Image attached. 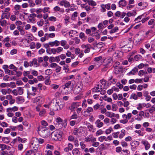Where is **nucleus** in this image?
Listing matches in <instances>:
<instances>
[{"instance_id":"f257e3e1","label":"nucleus","mask_w":155,"mask_h":155,"mask_svg":"<svg viewBox=\"0 0 155 155\" xmlns=\"http://www.w3.org/2000/svg\"><path fill=\"white\" fill-rule=\"evenodd\" d=\"M32 140L33 142L32 143V145L35 150H37L39 143L42 144L44 142V139L41 138L38 139L36 137L33 138Z\"/></svg>"},{"instance_id":"f03ea898","label":"nucleus","mask_w":155,"mask_h":155,"mask_svg":"<svg viewBox=\"0 0 155 155\" xmlns=\"http://www.w3.org/2000/svg\"><path fill=\"white\" fill-rule=\"evenodd\" d=\"M57 123L56 124V126L59 128L62 127H66L67 125V122L66 120L63 121L59 117H58L55 120Z\"/></svg>"},{"instance_id":"7ed1b4c3","label":"nucleus","mask_w":155,"mask_h":155,"mask_svg":"<svg viewBox=\"0 0 155 155\" xmlns=\"http://www.w3.org/2000/svg\"><path fill=\"white\" fill-rule=\"evenodd\" d=\"M38 132L43 137H45L50 134L48 129L47 127H42L38 128Z\"/></svg>"},{"instance_id":"20e7f679","label":"nucleus","mask_w":155,"mask_h":155,"mask_svg":"<svg viewBox=\"0 0 155 155\" xmlns=\"http://www.w3.org/2000/svg\"><path fill=\"white\" fill-rule=\"evenodd\" d=\"M132 114L131 113H128L127 114H123L122 117L124 119L120 120V122L124 124H126L128 122V120L132 117Z\"/></svg>"},{"instance_id":"39448f33","label":"nucleus","mask_w":155,"mask_h":155,"mask_svg":"<svg viewBox=\"0 0 155 155\" xmlns=\"http://www.w3.org/2000/svg\"><path fill=\"white\" fill-rule=\"evenodd\" d=\"M63 132L61 131H58L53 133L52 135V138L54 140H61L62 139Z\"/></svg>"},{"instance_id":"423d86ee","label":"nucleus","mask_w":155,"mask_h":155,"mask_svg":"<svg viewBox=\"0 0 155 155\" xmlns=\"http://www.w3.org/2000/svg\"><path fill=\"white\" fill-rule=\"evenodd\" d=\"M83 87V84L81 82L78 83L74 90V93L76 94H79L82 90Z\"/></svg>"},{"instance_id":"0eeeda50","label":"nucleus","mask_w":155,"mask_h":155,"mask_svg":"<svg viewBox=\"0 0 155 155\" xmlns=\"http://www.w3.org/2000/svg\"><path fill=\"white\" fill-rule=\"evenodd\" d=\"M59 102L56 101L55 102L51 103L50 110L54 111L58 110Z\"/></svg>"},{"instance_id":"6e6552de","label":"nucleus","mask_w":155,"mask_h":155,"mask_svg":"<svg viewBox=\"0 0 155 155\" xmlns=\"http://www.w3.org/2000/svg\"><path fill=\"white\" fill-rule=\"evenodd\" d=\"M104 62L106 63L105 64H104L103 66L104 68H108L110 67V64L112 61V58L108 57L106 59H104Z\"/></svg>"},{"instance_id":"1a4fd4ad","label":"nucleus","mask_w":155,"mask_h":155,"mask_svg":"<svg viewBox=\"0 0 155 155\" xmlns=\"http://www.w3.org/2000/svg\"><path fill=\"white\" fill-rule=\"evenodd\" d=\"M140 143L136 140H134L131 142L130 144L131 146V150L132 151H134L137 149V147L139 146Z\"/></svg>"},{"instance_id":"9d476101","label":"nucleus","mask_w":155,"mask_h":155,"mask_svg":"<svg viewBox=\"0 0 155 155\" xmlns=\"http://www.w3.org/2000/svg\"><path fill=\"white\" fill-rule=\"evenodd\" d=\"M102 90V87L101 84H97L92 89V91L94 93L101 92Z\"/></svg>"},{"instance_id":"9b49d317","label":"nucleus","mask_w":155,"mask_h":155,"mask_svg":"<svg viewBox=\"0 0 155 155\" xmlns=\"http://www.w3.org/2000/svg\"><path fill=\"white\" fill-rule=\"evenodd\" d=\"M84 140L86 142H89L96 140V138L94 137L92 134H90L84 138Z\"/></svg>"},{"instance_id":"f8f14e48","label":"nucleus","mask_w":155,"mask_h":155,"mask_svg":"<svg viewBox=\"0 0 155 155\" xmlns=\"http://www.w3.org/2000/svg\"><path fill=\"white\" fill-rule=\"evenodd\" d=\"M81 47L83 49L85 48V50H84V52L85 53H87L90 51L91 45L89 44L87 45L83 44L81 45Z\"/></svg>"},{"instance_id":"ddd939ff","label":"nucleus","mask_w":155,"mask_h":155,"mask_svg":"<svg viewBox=\"0 0 155 155\" xmlns=\"http://www.w3.org/2000/svg\"><path fill=\"white\" fill-rule=\"evenodd\" d=\"M5 98L9 101V103L10 105H12L15 103V100L11 95L9 94L6 95L5 96Z\"/></svg>"},{"instance_id":"4468645a","label":"nucleus","mask_w":155,"mask_h":155,"mask_svg":"<svg viewBox=\"0 0 155 155\" xmlns=\"http://www.w3.org/2000/svg\"><path fill=\"white\" fill-rule=\"evenodd\" d=\"M144 116V113L143 111H140L139 114L137 115V117L135 118L137 121H141L143 119V117Z\"/></svg>"},{"instance_id":"2eb2a0df","label":"nucleus","mask_w":155,"mask_h":155,"mask_svg":"<svg viewBox=\"0 0 155 155\" xmlns=\"http://www.w3.org/2000/svg\"><path fill=\"white\" fill-rule=\"evenodd\" d=\"M79 106V104L78 102H73L71 106L69 107L70 110L71 111H74V109Z\"/></svg>"},{"instance_id":"dca6fc26","label":"nucleus","mask_w":155,"mask_h":155,"mask_svg":"<svg viewBox=\"0 0 155 155\" xmlns=\"http://www.w3.org/2000/svg\"><path fill=\"white\" fill-rule=\"evenodd\" d=\"M123 52H122L119 51H116L114 54L113 55V57L114 58H118L121 57L123 55Z\"/></svg>"},{"instance_id":"f3484780","label":"nucleus","mask_w":155,"mask_h":155,"mask_svg":"<svg viewBox=\"0 0 155 155\" xmlns=\"http://www.w3.org/2000/svg\"><path fill=\"white\" fill-rule=\"evenodd\" d=\"M141 143L144 146L146 150H148L150 148V144L147 140H142Z\"/></svg>"},{"instance_id":"a211bd4d","label":"nucleus","mask_w":155,"mask_h":155,"mask_svg":"<svg viewBox=\"0 0 155 155\" xmlns=\"http://www.w3.org/2000/svg\"><path fill=\"white\" fill-rule=\"evenodd\" d=\"M83 80V82L85 83V85L86 86L88 85V83L90 82L91 81L90 77L88 76H85L84 77Z\"/></svg>"},{"instance_id":"6ab92c4d","label":"nucleus","mask_w":155,"mask_h":155,"mask_svg":"<svg viewBox=\"0 0 155 155\" xmlns=\"http://www.w3.org/2000/svg\"><path fill=\"white\" fill-rule=\"evenodd\" d=\"M60 42L61 45L65 49H67L69 48V45L67 44V41L66 40H61Z\"/></svg>"},{"instance_id":"aec40b11","label":"nucleus","mask_w":155,"mask_h":155,"mask_svg":"<svg viewBox=\"0 0 155 155\" xmlns=\"http://www.w3.org/2000/svg\"><path fill=\"white\" fill-rule=\"evenodd\" d=\"M60 42L58 40H55L53 41L49 42V45L51 47H57L60 45Z\"/></svg>"},{"instance_id":"412c9836","label":"nucleus","mask_w":155,"mask_h":155,"mask_svg":"<svg viewBox=\"0 0 155 155\" xmlns=\"http://www.w3.org/2000/svg\"><path fill=\"white\" fill-rule=\"evenodd\" d=\"M10 3V0H0V4H3L4 6H8Z\"/></svg>"},{"instance_id":"4be33fe9","label":"nucleus","mask_w":155,"mask_h":155,"mask_svg":"<svg viewBox=\"0 0 155 155\" xmlns=\"http://www.w3.org/2000/svg\"><path fill=\"white\" fill-rule=\"evenodd\" d=\"M0 149L2 151H3L5 149L9 150L11 149V147L8 145H6L4 144L0 143Z\"/></svg>"},{"instance_id":"5701e85b","label":"nucleus","mask_w":155,"mask_h":155,"mask_svg":"<svg viewBox=\"0 0 155 155\" xmlns=\"http://www.w3.org/2000/svg\"><path fill=\"white\" fill-rule=\"evenodd\" d=\"M16 101L17 104H20L23 103L24 101L25 100L22 97L19 96L16 97Z\"/></svg>"},{"instance_id":"b1692460","label":"nucleus","mask_w":155,"mask_h":155,"mask_svg":"<svg viewBox=\"0 0 155 155\" xmlns=\"http://www.w3.org/2000/svg\"><path fill=\"white\" fill-rule=\"evenodd\" d=\"M126 5V2L125 0H121L118 2V5L119 7L125 6Z\"/></svg>"},{"instance_id":"393cba45","label":"nucleus","mask_w":155,"mask_h":155,"mask_svg":"<svg viewBox=\"0 0 155 155\" xmlns=\"http://www.w3.org/2000/svg\"><path fill=\"white\" fill-rule=\"evenodd\" d=\"M138 71V69L137 68L135 67L133 68L131 71L127 73V75H134Z\"/></svg>"},{"instance_id":"a878e982","label":"nucleus","mask_w":155,"mask_h":155,"mask_svg":"<svg viewBox=\"0 0 155 155\" xmlns=\"http://www.w3.org/2000/svg\"><path fill=\"white\" fill-rule=\"evenodd\" d=\"M147 74H148L147 72L143 70H141L140 71L138 72V75L140 77H142L143 76L145 77L147 76Z\"/></svg>"},{"instance_id":"bb28decb","label":"nucleus","mask_w":155,"mask_h":155,"mask_svg":"<svg viewBox=\"0 0 155 155\" xmlns=\"http://www.w3.org/2000/svg\"><path fill=\"white\" fill-rule=\"evenodd\" d=\"M6 110L11 112H15L18 110V107L17 106H14L12 107H8Z\"/></svg>"},{"instance_id":"cd10ccee","label":"nucleus","mask_w":155,"mask_h":155,"mask_svg":"<svg viewBox=\"0 0 155 155\" xmlns=\"http://www.w3.org/2000/svg\"><path fill=\"white\" fill-rule=\"evenodd\" d=\"M95 124L97 127L98 128L102 127L104 124L103 122H101V120L99 119L97 120L95 122Z\"/></svg>"},{"instance_id":"c85d7f7f","label":"nucleus","mask_w":155,"mask_h":155,"mask_svg":"<svg viewBox=\"0 0 155 155\" xmlns=\"http://www.w3.org/2000/svg\"><path fill=\"white\" fill-rule=\"evenodd\" d=\"M87 2L89 5L95 6L97 5L96 2L92 0H86Z\"/></svg>"},{"instance_id":"c756f323","label":"nucleus","mask_w":155,"mask_h":155,"mask_svg":"<svg viewBox=\"0 0 155 155\" xmlns=\"http://www.w3.org/2000/svg\"><path fill=\"white\" fill-rule=\"evenodd\" d=\"M87 128L89 129L90 131H92L93 132H94V129L93 128V126L88 123L87 124Z\"/></svg>"},{"instance_id":"7c9ffc66","label":"nucleus","mask_w":155,"mask_h":155,"mask_svg":"<svg viewBox=\"0 0 155 155\" xmlns=\"http://www.w3.org/2000/svg\"><path fill=\"white\" fill-rule=\"evenodd\" d=\"M142 57L140 55H135L134 58V60L135 61H139L141 60Z\"/></svg>"},{"instance_id":"2f4dec72","label":"nucleus","mask_w":155,"mask_h":155,"mask_svg":"<svg viewBox=\"0 0 155 155\" xmlns=\"http://www.w3.org/2000/svg\"><path fill=\"white\" fill-rule=\"evenodd\" d=\"M72 153L74 155H79L80 152L77 148H75L72 150Z\"/></svg>"},{"instance_id":"473e14b6","label":"nucleus","mask_w":155,"mask_h":155,"mask_svg":"<svg viewBox=\"0 0 155 155\" xmlns=\"http://www.w3.org/2000/svg\"><path fill=\"white\" fill-rule=\"evenodd\" d=\"M126 131L124 130H122L119 135V137L120 139L122 138L125 135Z\"/></svg>"},{"instance_id":"72a5a7b5","label":"nucleus","mask_w":155,"mask_h":155,"mask_svg":"<svg viewBox=\"0 0 155 155\" xmlns=\"http://www.w3.org/2000/svg\"><path fill=\"white\" fill-rule=\"evenodd\" d=\"M143 107H144V103H139L137 105V108L138 110H140Z\"/></svg>"},{"instance_id":"f704fd0d","label":"nucleus","mask_w":155,"mask_h":155,"mask_svg":"<svg viewBox=\"0 0 155 155\" xmlns=\"http://www.w3.org/2000/svg\"><path fill=\"white\" fill-rule=\"evenodd\" d=\"M71 84V81H68L67 83H66L63 87V89H65L66 88H68L69 87V86Z\"/></svg>"},{"instance_id":"c9c22d12","label":"nucleus","mask_w":155,"mask_h":155,"mask_svg":"<svg viewBox=\"0 0 155 155\" xmlns=\"http://www.w3.org/2000/svg\"><path fill=\"white\" fill-rule=\"evenodd\" d=\"M98 140L100 142H103L105 140L107 141L106 140V137L105 136H101L98 138Z\"/></svg>"},{"instance_id":"e433bc0d","label":"nucleus","mask_w":155,"mask_h":155,"mask_svg":"<svg viewBox=\"0 0 155 155\" xmlns=\"http://www.w3.org/2000/svg\"><path fill=\"white\" fill-rule=\"evenodd\" d=\"M2 140L5 143H8L10 142V140L8 137H3L2 138Z\"/></svg>"},{"instance_id":"4c0bfd02","label":"nucleus","mask_w":155,"mask_h":155,"mask_svg":"<svg viewBox=\"0 0 155 155\" xmlns=\"http://www.w3.org/2000/svg\"><path fill=\"white\" fill-rule=\"evenodd\" d=\"M100 7H101V12H106V8L105 5L104 4H102L100 5Z\"/></svg>"},{"instance_id":"58836bf2","label":"nucleus","mask_w":155,"mask_h":155,"mask_svg":"<svg viewBox=\"0 0 155 155\" xmlns=\"http://www.w3.org/2000/svg\"><path fill=\"white\" fill-rule=\"evenodd\" d=\"M9 16L10 14L8 13H6V14L2 15L1 18L2 19H3L5 18L8 19Z\"/></svg>"},{"instance_id":"ea45409f","label":"nucleus","mask_w":155,"mask_h":155,"mask_svg":"<svg viewBox=\"0 0 155 155\" xmlns=\"http://www.w3.org/2000/svg\"><path fill=\"white\" fill-rule=\"evenodd\" d=\"M73 78H74V76L73 75L67 76L66 77H64V79L65 80H68Z\"/></svg>"},{"instance_id":"a19ab883","label":"nucleus","mask_w":155,"mask_h":155,"mask_svg":"<svg viewBox=\"0 0 155 155\" xmlns=\"http://www.w3.org/2000/svg\"><path fill=\"white\" fill-rule=\"evenodd\" d=\"M28 5L30 7H33L35 5V4L32 0H28Z\"/></svg>"},{"instance_id":"79ce46f5","label":"nucleus","mask_w":155,"mask_h":155,"mask_svg":"<svg viewBox=\"0 0 155 155\" xmlns=\"http://www.w3.org/2000/svg\"><path fill=\"white\" fill-rule=\"evenodd\" d=\"M6 112L7 113V115L8 117H12L14 115V114L12 112H10L8 110H6Z\"/></svg>"},{"instance_id":"37998d69","label":"nucleus","mask_w":155,"mask_h":155,"mask_svg":"<svg viewBox=\"0 0 155 155\" xmlns=\"http://www.w3.org/2000/svg\"><path fill=\"white\" fill-rule=\"evenodd\" d=\"M46 35V36L47 37V38L48 39L49 38H53L55 36V35L54 33H50L49 34H48V33H45Z\"/></svg>"},{"instance_id":"c03bdc74","label":"nucleus","mask_w":155,"mask_h":155,"mask_svg":"<svg viewBox=\"0 0 155 155\" xmlns=\"http://www.w3.org/2000/svg\"><path fill=\"white\" fill-rule=\"evenodd\" d=\"M46 148L47 150L50 149L51 150H54V147L52 145L47 144L46 145Z\"/></svg>"},{"instance_id":"a18cd8bd","label":"nucleus","mask_w":155,"mask_h":155,"mask_svg":"<svg viewBox=\"0 0 155 155\" xmlns=\"http://www.w3.org/2000/svg\"><path fill=\"white\" fill-rule=\"evenodd\" d=\"M150 113H152L155 111V104L153 105L148 110Z\"/></svg>"},{"instance_id":"49530a36","label":"nucleus","mask_w":155,"mask_h":155,"mask_svg":"<svg viewBox=\"0 0 155 155\" xmlns=\"http://www.w3.org/2000/svg\"><path fill=\"white\" fill-rule=\"evenodd\" d=\"M113 113L107 111L105 113V114L107 117L112 118L113 117Z\"/></svg>"},{"instance_id":"de8ad7c7","label":"nucleus","mask_w":155,"mask_h":155,"mask_svg":"<svg viewBox=\"0 0 155 155\" xmlns=\"http://www.w3.org/2000/svg\"><path fill=\"white\" fill-rule=\"evenodd\" d=\"M29 46L31 49H34L36 48V44L35 42H32L30 43Z\"/></svg>"},{"instance_id":"09e8293b","label":"nucleus","mask_w":155,"mask_h":155,"mask_svg":"<svg viewBox=\"0 0 155 155\" xmlns=\"http://www.w3.org/2000/svg\"><path fill=\"white\" fill-rule=\"evenodd\" d=\"M33 64L35 65L36 67H38L39 66V64L37 62V60L36 58H34L32 59Z\"/></svg>"},{"instance_id":"8fccbe9b","label":"nucleus","mask_w":155,"mask_h":155,"mask_svg":"<svg viewBox=\"0 0 155 155\" xmlns=\"http://www.w3.org/2000/svg\"><path fill=\"white\" fill-rule=\"evenodd\" d=\"M135 132L138 134V136H143L144 134L142 132V131L140 130H136L135 131Z\"/></svg>"},{"instance_id":"3c124183","label":"nucleus","mask_w":155,"mask_h":155,"mask_svg":"<svg viewBox=\"0 0 155 155\" xmlns=\"http://www.w3.org/2000/svg\"><path fill=\"white\" fill-rule=\"evenodd\" d=\"M103 99L105 101H107L108 102H111L112 101V99L110 97H107L106 95H104L103 97Z\"/></svg>"},{"instance_id":"603ef678","label":"nucleus","mask_w":155,"mask_h":155,"mask_svg":"<svg viewBox=\"0 0 155 155\" xmlns=\"http://www.w3.org/2000/svg\"><path fill=\"white\" fill-rule=\"evenodd\" d=\"M78 118V115L76 113H74L73 114H72L70 118V120L71 119H77Z\"/></svg>"},{"instance_id":"864d4df0","label":"nucleus","mask_w":155,"mask_h":155,"mask_svg":"<svg viewBox=\"0 0 155 155\" xmlns=\"http://www.w3.org/2000/svg\"><path fill=\"white\" fill-rule=\"evenodd\" d=\"M93 143L92 146L94 147H98L100 143L98 142H96V141H93L92 142Z\"/></svg>"},{"instance_id":"5fc2aeb1","label":"nucleus","mask_w":155,"mask_h":155,"mask_svg":"<svg viewBox=\"0 0 155 155\" xmlns=\"http://www.w3.org/2000/svg\"><path fill=\"white\" fill-rule=\"evenodd\" d=\"M18 94L20 95L22 94L23 93V89L21 87H19L18 88Z\"/></svg>"},{"instance_id":"6e6d98bb","label":"nucleus","mask_w":155,"mask_h":155,"mask_svg":"<svg viewBox=\"0 0 155 155\" xmlns=\"http://www.w3.org/2000/svg\"><path fill=\"white\" fill-rule=\"evenodd\" d=\"M118 108L116 104H114L112 105V110L113 111H116Z\"/></svg>"},{"instance_id":"4d7b16f0","label":"nucleus","mask_w":155,"mask_h":155,"mask_svg":"<svg viewBox=\"0 0 155 155\" xmlns=\"http://www.w3.org/2000/svg\"><path fill=\"white\" fill-rule=\"evenodd\" d=\"M21 5L17 4L14 6V8L15 11H18L21 9Z\"/></svg>"},{"instance_id":"13d9d810","label":"nucleus","mask_w":155,"mask_h":155,"mask_svg":"<svg viewBox=\"0 0 155 155\" xmlns=\"http://www.w3.org/2000/svg\"><path fill=\"white\" fill-rule=\"evenodd\" d=\"M48 38L46 36V35L45 34L44 35V37H41L40 38V41L42 42H43L45 41L46 40H48Z\"/></svg>"},{"instance_id":"bf43d9fd","label":"nucleus","mask_w":155,"mask_h":155,"mask_svg":"<svg viewBox=\"0 0 155 155\" xmlns=\"http://www.w3.org/2000/svg\"><path fill=\"white\" fill-rule=\"evenodd\" d=\"M9 68L10 69H13L15 71H16L17 70V68L13 64H10L9 66Z\"/></svg>"},{"instance_id":"052dcab7","label":"nucleus","mask_w":155,"mask_h":155,"mask_svg":"<svg viewBox=\"0 0 155 155\" xmlns=\"http://www.w3.org/2000/svg\"><path fill=\"white\" fill-rule=\"evenodd\" d=\"M113 131V129L112 127H110L108 129H107L105 131L106 134H110L112 131Z\"/></svg>"},{"instance_id":"680f3d73","label":"nucleus","mask_w":155,"mask_h":155,"mask_svg":"<svg viewBox=\"0 0 155 155\" xmlns=\"http://www.w3.org/2000/svg\"><path fill=\"white\" fill-rule=\"evenodd\" d=\"M103 133V131L101 130H98L96 133V136H97Z\"/></svg>"},{"instance_id":"e2e57ef3","label":"nucleus","mask_w":155,"mask_h":155,"mask_svg":"<svg viewBox=\"0 0 155 155\" xmlns=\"http://www.w3.org/2000/svg\"><path fill=\"white\" fill-rule=\"evenodd\" d=\"M64 6L65 8H69L70 7V4L69 2L65 0Z\"/></svg>"},{"instance_id":"0e129e2a","label":"nucleus","mask_w":155,"mask_h":155,"mask_svg":"<svg viewBox=\"0 0 155 155\" xmlns=\"http://www.w3.org/2000/svg\"><path fill=\"white\" fill-rule=\"evenodd\" d=\"M118 27L117 26L115 27L114 28L110 31V33L111 34L117 31L118 30Z\"/></svg>"},{"instance_id":"69168bd1","label":"nucleus","mask_w":155,"mask_h":155,"mask_svg":"<svg viewBox=\"0 0 155 155\" xmlns=\"http://www.w3.org/2000/svg\"><path fill=\"white\" fill-rule=\"evenodd\" d=\"M56 48V51L57 53H59L62 52L63 51V48L61 47H59Z\"/></svg>"},{"instance_id":"338daca9","label":"nucleus","mask_w":155,"mask_h":155,"mask_svg":"<svg viewBox=\"0 0 155 155\" xmlns=\"http://www.w3.org/2000/svg\"><path fill=\"white\" fill-rule=\"evenodd\" d=\"M45 155H53L52 152L50 150H46L45 151Z\"/></svg>"},{"instance_id":"774afa93","label":"nucleus","mask_w":155,"mask_h":155,"mask_svg":"<svg viewBox=\"0 0 155 155\" xmlns=\"http://www.w3.org/2000/svg\"><path fill=\"white\" fill-rule=\"evenodd\" d=\"M15 151V149H12L11 150L9 151L8 153L7 154V155H14Z\"/></svg>"}]
</instances>
